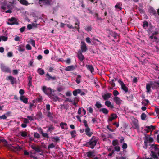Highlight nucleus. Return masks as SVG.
I'll list each match as a JSON object with an SVG mask.
<instances>
[{
  "label": "nucleus",
  "instance_id": "obj_47",
  "mask_svg": "<svg viewBox=\"0 0 159 159\" xmlns=\"http://www.w3.org/2000/svg\"><path fill=\"white\" fill-rule=\"evenodd\" d=\"M52 139L55 140L56 142H59L60 141V139L59 138L58 136H56L55 137H54L52 138Z\"/></svg>",
  "mask_w": 159,
  "mask_h": 159
},
{
  "label": "nucleus",
  "instance_id": "obj_51",
  "mask_svg": "<svg viewBox=\"0 0 159 159\" xmlns=\"http://www.w3.org/2000/svg\"><path fill=\"white\" fill-rule=\"evenodd\" d=\"M115 150L117 152L120 151V148L118 146H116L114 147Z\"/></svg>",
  "mask_w": 159,
  "mask_h": 159
},
{
  "label": "nucleus",
  "instance_id": "obj_8",
  "mask_svg": "<svg viewBox=\"0 0 159 159\" xmlns=\"http://www.w3.org/2000/svg\"><path fill=\"white\" fill-rule=\"evenodd\" d=\"M81 52H84L86 51L87 48L85 43L84 42H81Z\"/></svg>",
  "mask_w": 159,
  "mask_h": 159
},
{
  "label": "nucleus",
  "instance_id": "obj_38",
  "mask_svg": "<svg viewBox=\"0 0 159 159\" xmlns=\"http://www.w3.org/2000/svg\"><path fill=\"white\" fill-rule=\"evenodd\" d=\"M70 134L72 138H74L75 137L76 132L75 130H73L70 132Z\"/></svg>",
  "mask_w": 159,
  "mask_h": 159
},
{
  "label": "nucleus",
  "instance_id": "obj_27",
  "mask_svg": "<svg viewBox=\"0 0 159 159\" xmlns=\"http://www.w3.org/2000/svg\"><path fill=\"white\" fill-rule=\"evenodd\" d=\"M47 77L48 78V80H54L56 79V77L55 76L52 77L48 73H47L46 75Z\"/></svg>",
  "mask_w": 159,
  "mask_h": 159
},
{
  "label": "nucleus",
  "instance_id": "obj_13",
  "mask_svg": "<svg viewBox=\"0 0 159 159\" xmlns=\"http://www.w3.org/2000/svg\"><path fill=\"white\" fill-rule=\"evenodd\" d=\"M31 147L36 152H41L42 151L40 147L38 146L36 147L34 145H32Z\"/></svg>",
  "mask_w": 159,
  "mask_h": 159
},
{
  "label": "nucleus",
  "instance_id": "obj_11",
  "mask_svg": "<svg viewBox=\"0 0 159 159\" xmlns=\"http://www.w3.org/2000/svg\"><path fill=\"white\" fill-rule=\"evenodd\" d=\"M117 117L116 114L112 113L111 115L108 118V121H111L113 120L116 119Z\"/></svg>",
  "mask_w": 159,
  "mask_h": 159
},
{
  "label": "nucleus",
  "instance_id": "obj_48",
  "mask_svg": "<svg viewBox=\"0 0 159 159\" xmlns=\"http://www.w3.org/2000/svg\"><path fill=\"white\" fill-rule=\"evenodd\" d=\"M1 69L2 70H8L3 64H1Z\"/></svg>",
  "mask_w": 159,
  "mask_h": 159
},
{
  "label": "nucleus",
  "instance_id": "obj_10",
  "mask_svg": "<svg viewBox=\"0 0 159 159\" xmlns=\"http://www.w3.org/2000/svg\"><path fill=\"white\" fill-rule=\"evenodd\" d=\"M86 134L88 137H91L93 134V133L90 132V129L89 127L86 128L85 130Z\"/></svg>",
  "mask_w": 159,
  "mask_h": 159
},
{
  "label": "nucleus",
  "instance_id": "obj_54",
  "mask_svg": "<svg viewBox=\"0 0 159 159\" xmlns=\"http://www.w3.org/2000/svg\"><path fill=\"white\" fill-rule=\"evenodd\" d=\"M85 30L88 32L91 31L92 30V27L91 26H88L85 28Z\"/></svg>",
  "mask_w": 159,
  "mask_h": 159
},
{
  "label": "nucleus",
  "instance_id": "obj_63",
  "mask_svg": "<svg viewBox=\"0 0 159 159\" xmlns=\"http://www.w3.org/2000/svg\"><path fill=\"white\" fill-rule=\"evenodd\" d=\"M83 122L84 123V125H85V126L86 128L89 127L87 124V121L85 120H84Z\"/></svg>",
  "mask_w": 159,
  "mask_h": 159
},
{
  "label": "nucleus",
  "instance_id": "obj_6",
  "mask_svg": "<svg viewBox=\"0 0 159 159\" xmlns=\"http://www.w3.org/2000/svg\"><path fill=\"white\" fill-rule=\"evenodd\" d=\"M149 39L152 42L155 43L157 45H158V43L159 42V39L156 36H149Z\"/></svg>",
  "mask_w": 159,
  "mask_h": 159
},
{
  "label": "nucleus",
  "instance_id": "obj_39",
  "mask_svg": "<svg viewBox=\"0 0 159 159\" xmlns=\"http://www.w3.org/2000/svg\"><path fill=\"white\" fill-rule=\"evenodd\" d=\"M146 116V115L145 113H143L142 114L141 116V119L142 120H145Z\"/></svg>",
  "mask_w": 159,
  "mask_h": 159
},
{
  "label": "nucleus",
  "instance_id": "obj_62",
  "mask_svg": "<svg viewBox=\"0 0 159 159\" xmlns=\"http://www.w3.org/2000/svg\"><path fill=\"white\" fill-rule=\"evenodd\" d=\"M19 93L20 95H23L25 93V91L22 89H20L19 90Z\"/></svg>",
  "mask_w": 159,
  "mask_h": 159
},
{
  "label": "nucleus",
  "instance_id": "obj_28",
  "mask_svg": "<svg viewBox=\"0 0 159 159\" xmlns=\"http://www.w3.org/2000/svg\"><path fill=\"white\" fill-rule=\"evenodd\" d=\"M81 76L79 75H77V77L75 80V81L77 83L79 84L80 83V80Z\"/></svg>",
  "mask_w": 159,
  "mask_h": 159
},
{
  "label": "nucleus",
  "instance_id": "obj_55",
  "mask_svg": "<svg viewBox=\"0 0 159 159\" xmlns=\"http://www.w3.org/2000/svg\"><path fill=\"white\" fill-rule=\"evenodd\" d=\"M8 39L7 37L5 36H2V40L4 41H6Z\"/></svg>",
  "mask_w": 159,
  "mask_h": 159
},
{
  "label": "nucleus",
  "instance_id": "obj_43",
  "mask_svg": "<svg viewBox=\"0 0 159 159\" xmlns=\"http://www.w3.org/2000/svg\"><path fill=\"white\" fill-rule=\"evenodd\" d=\"M158 34V32L157 31H155L154 32H152L151 34H149V36H156V35Z\"/></svg>",
  "mask_w": 159,
  "mask_h": 159
},
{
  "label": "nucleus",
  "instance_id": "obj_35",
  "mask_svg": "<svg viewBox=\"0 0 159 159\" xmlns=\"http://www.w3.org/2000/svg\"><path fill=\"white\" fill-rule=\"evenodd\" d=\"M46 115L47 117L50 118H53L52 114L49 111H48V112L47 113V114Z\"/></svg>",
  "mask_w": 159,
  "mask_h": 159
},
{
  "label": "nucleus",
  "instance_id": "obj_5",
  "mask_svg": "<svg viewBox=\"0 0 159 159\" xmlns=\"http://www.w3.org/2000/svg\"><path fill=\"white\" fill-rule=\"evenodd\" d=\"M8 20L9 21V22L7 23L8 25H18L19 24L17 19L15 17H12L11 18H9Z\"/></svg>",
  "mask_w": 159,
  "mask_h": 159
},
{
  "label": "nucleus",
  "instance_id": "obj_31",
  "mask_svg": "<svg viewBox=\"0 0 159 159\" xmlns=\"http://www.w3.org/2000/svg\"><path fill=\"white\" fill-rule=\"evenodd\" d=\"M150 12L152 13L153 15H155L156 14V10L152 7H151L149 9Z\"/></svg>",
  "mask_w": 159,
  "mask_h": 159
},
{
  "label": "nucleus",
  "instance_id": "obj_21",
  "mask_svg": "<svg viewBox=\"0 0 159 159\" xmlns=\"http://www.w3.org/2000/svg\"><path fill=\"white\" fill-rule=\"evenodd\" d=\"M60 125L61 126L62 129H67V124L65 122H61L60 124Z\"/></svg>",
  "mask_w": 159,
  "mask_h": 159
},
{
  "label": "nucleus",
  "instance_id": "obj_64",
  "mask_svg": "<svg viewBox=\"0 0 159 159\" xmlns=\"http://www.w3.org/2000/svg\"><path fill=\"white\" fill-rule=\"evenodd\" d=\"M153 85L154 86H157L159 88V83L157 82H155L153 84Z\"/></svg>",
  "mask_w": 159,
  "mask_h": 159
},
{
  "label": "nucleus",
  "instance_id": "obj_60",
  "mask_svg": "<svg viewBox=\"0 0 159 159\" xmlns=\"http://www.w3.org/2000/svg\"><path fill=\"white\" fill-rule=\"evenodd\" d=\"M61 106H63L64 109H68L69 108V106L68 105H61Z\"/></svg>",
  "mask_w": 159,
  "mask_h": 159
},
{
  "label": "nucleus",
  "instance_id": "obj_36",
  "mask_svg": "<svg viewBox=\"0 0 159 159\" xmlns=\"http://www.w3.org/2000/svg\"><path fill=\"white\" fill-rule=\"evenodd\" d=\"M112 144L113 146H116L118 145V142L117 139L114 140L112 142Z\"/></svg>",
  "mask_w": 159,
  "mask_h": 159
},
{
  "label": "nucleus",
  "instance_id": "obj_29",
  "mask_svg": "<svg viewBox=\"0 0 159 159\" xmlns=\"http://www.w3.org/2000/svg\"><path fill=\"white\" fill-rule=\"evenodd\" d=\"M20 3L22 5H27L29 4L27 1L26 0H18Z\"/></svg>",
  "mask_w": 159,
  "mask_h": 159
},
{
  "label": "nucleus",
  "instance_id": "obj_45",
  "mask_svg": "<svg viewBox=\"0 0 159 159\" xmlns=\"http://www.w3.org/2000/svg\"><path fill=\"white\" fill-rule=\"evenodd\" d=\"M127 98L128 100L129 101L132 100L133 98V96L132 94H131L128 96H127Z\"/></svg>",
  "mask_w": 159,
  "mask_h": 159
},
{
  "label": "nucleus",
  "instance_id": "obj_46",
  "mask_svg": "<svg viewBox=\"0 0 159 159\" xmlns=\"http://www.w3.org/2000/svg\"><path fill=\"white\" fill-rule=\"evenodd\" d=\"M13 147L14 148L16 149L17 150H20L22 149V148L19 145Z\"/></svg>",
  "mask_w": 159,
  "mask_h": 159
},
{
  "label": "nucleus",
  "instance_id": "obj_58",
  "mask_svg": "<svg viewBox=\"0 0 159 159\" xmlns=\"http://www.w3.org/2000/svg\"><path fill=\"white\" fill-rule=\"evenodd\" d=\"M26 48L28 50H30L32 49L31 46L29 44H27L26 46Z\"/></svg>",
  "mask_w": 159,
  "mask_h": 159
},
{
  "label": "nucleus",
  "instance_id": "obj_15",
  "mask_svg": "<svg viewBox=\"0 0 159 159\" xmlns=\"http://www.w3.org/2000/svg\"><path fill=\"white\" fill-rule=\"evenodd\" d=\"M20 100L24 103L27 104L28 102V98L25 97L24 96L21 95L20 98Z\"/></svg>",
  "mask_w": 159,
  "mask_h": 159
},
{
  "label": "nucleus",
  "instance_id": "obj_14",
  "mask_svg": "<svg viewBox=\"0 0 159 159\" xmlns=\"http://www.w3.org/2000/svg\"><path fill=\"white\" fill-rule=\"evenodd\" d=\"M17 49L20 52H24L25 50L24 45L21 44L18 46Z\"/></svg>",
  "mask_w": 159,
  "mask_h": 159
},
{
  "label": "nucleus",
  "instance_id": "obj_22",
  "mask_svg": "<svg viewBox=\"0 0 159 159\" xmlns=\"http://www.w3.org/2000/svg\"><path fill=\"white\" fill-rule=\"evenodd\" d=\"M66 25L68 28L70 29H78V30L80 29V26L79 25H78V27L76 26L74 27L72 26L71 25L69 24H66Z\"/></svg>",
  "mask_w": 159,
  "mask_h": 159
},
{
  "label": "nucleus",
  "instance_id": "obj_34",
  "mask_svg": "<svg viewBox=\"0 0 159 159\" xmlns=\"http://www.w3.org/2000/svg\"><path fill=\"white\" fill-rule=\"evenodd\" d=\"M122 89L124 90L125 92H127L128 91V88L126 87L125 84L121 85Z\"/></svg>",
  "mask_w": 159,
  "mask_h": 159
},
{
  "label": "nucleus",
  "instance_id": "obj_53",
  "mask_svg": "<svg viewBox=\"0 0 159 159\" xmlns=\"http://www.w3.org/2000/svg\"><path fill=\"white\" fill-rule=\"evenodd\" d=\"M38 73H39L40 75H43L44 73V70H37Z\"/></svg>",
  "mask_w": 159,
  "mask_h": 159
},
{
  "label": "nucleus",
  "instance_id": "obj_42",
  "mask_svg": "<svg viewBox=\"0 0 159 159\" xmlns=\"http://www.w3.org/2000/svg\"><path fill=\"white\" fill-rule=\"evenodd\" d=\"M86 66L88 70H94L93 67L92 65H86Z\"/></svg>",
  "mask_w": 159,
  "mask_h": 159
},
{
  "label": "nucleus",
  "instance_id": "obj_59",
  "mask_svg": "<svg viewBox=\"0 0 159 159\" xmlns=\"http://www.w3.org/2000/svg\"><path fill=\"white\" fill-rule=\"evenodd\" d=\"M85 40L87 43H88L89 44H90L91 43L90 38L89 37H87L86 38Z\"/></svg>",
  "mask_w": 159,
  "mask_h": 159
},
{
  "label": "nucleus",
  "instance_id": "obj_24",
  "mask_svg": "<svg viewBox=\"0 0 159 159\" xmlns=\"http://www.w3.org/2000/svg\"><path fill=\"white\" fill-rule=\"evenodd\" d=\"M7 79L10 80L11 84H13L15 79L13 77L11 76H8L7 78Z\"/></svg>",
  "mask_w": 159,
  "mask_h": 159
},
{
  "label": "nucleus",
  "instance_id": "obj_12",
  "mask_svg": "<svg viewBox=\"0 0 159 159\" xmlns=\"http://www.w3.org/2000/svg\"><path fill=\"white\" fill-rule=\"evenodd\" d=\"M111 94L110 93L103 94L102 95V97L104 100H107L111 97Z\"/></svg>",
  "mask_w": 159,
  "mask_h": 159
},
{
  "label": "nucleus",
  "instance_id": "obj_50",
  "mask_svg": "<svg viewBox=\"0 0 159 159\" xmlns=\"http://www.w3.org/2000/svg\"><path fill=\"white\" fill-rule=\"evenodd\" d=\"M55 147V146L53 143H52L50 144L48 146V149L50 148H52Z\"/></svg>",
  "mask_w": 159,
  "mask_h": 159
},
{
  "label": "nucleus",
  "instance_id": "obj_26",
  "mask_svg": "<svg viewBox=\"0 0 159 159\" xmlns=\"http://www.w3.org/2000/svg\"><path fill=\"white\" fill-rule=\"evenodd\" d=\"M144 145L143 146V148L145 149H146L148 145H150V143L147 141V140H144Z\"/></svg>",
  "mask_w": 159,
  "mask_h": 159
},
{
  "label": "nucleus",
  "instance_id": "obj_44",
  "mask_svg": "<svg viewBox=\"0 0 159 159\" xmlns=\"http://www.w3.org/2000/svg\"><path fill=\"white\" fill-rule=\"evenodd\" d=\"M87 110L88 112L90 113H92L93 111V108L91 107H89L87 108Z\"/></svg>",
  "mask_w": 159,
  "mask_h": 159
},
{
  "label": "nucleus",
  "instance_id": "obj_4",
  "mask_svg": "<svg viewBox=\"0 0 159 159\" xmlns=\"http://www.w3.org/2000/svg\"><path fill=\"white\" fill-rule=\"evenodd\" d=\"M40 6H48L51 5L52 0H38Z\"/></svg>",
  "mask_w": 159,
  "mask_h": 159
},
{
  "label": "nucleus",
  "instance_id": "obj_3",
  "mask_svg": "<svg viewBox=\"0 0 159 159\" xmlns=\"http://www.w3.org/2000/svg\"><path fill=\"white\" fill-rule=\"evenodd\" d=\"M42 90L44 93L49 97L52 94V90L50 88H48L45 86H43Z\"/></svg>",
  "mask_w": 159,
  "mask_h": 159
},
{
  "label": "nucleus",
  "instance_id": "obj_7",
  "mask_svg": "<svg viewBox=\"0 0 159 159\" xmlns=\"http://www.w3.org/2000/svg\"><path fill=\"white\" fill-rule=\"evenodd\" d=\"M77 57L78 58L80 59V61H82L84 59V57L82 54L81 51L79 49L78 50L77 53Z\"/></svg>",
  "mask_w": 159,
  "mask_h": 159
},
{
  "label": "nucleus",
  "instance_id": "obj_17",
  "mask_svg": "<svg viewBox=\"0 0 159 159\" xmlns=\"http://www.w3.org/2000/svg\"><path fill=\"white\" fill-rule=\"evenodd\" d=\"M40 133L42 134V136L45 138H49V136L47 133H44L43 130L40 128Z\"/></svg>",
  "mask_w": 159,
  "mask_h": 159
},
{
  "label": "nucleus",
  "instance_id": "obj_61",
  "mask_svg": "<svg viewBox=\"0 0 159 159\" xmlns=\"http://www.w3.org/2000/svg\"><path fill=\"white\" fill-rule=\"evenodd\" d=\"M127 148V145L126 143H124L122 146V148L123 149H126Z\"/></svg>",
  "mask_w": 159,
  "mask_h": 159
},
{
  "label": "nucleus",
  "instance_id": "obj_40",
  "mask_svg": "<svg viewBox=\"0 0 159 159\" xmlns=\"http://www.w3.org/2000/svg\"><path fill=\"white\" fill-rule=\"evenodd\" d=\"M35 24L34 23L32 24V25L31 24H29L27 26V28L29 30L31 29L32 28V26H35Z\"/></svg>",
  "mask_w": 159,
  "mask_h": 159
},
{
  "label": "nucleus",
  "instance_id": "obj_23",
  "mask_svg": "<svg viewBox=\"0 0 159 159\" xmlns=\"http://www.w3.org/2000/svg\"><path fill=\"white\" fill-rule=\"evenodd\" d=\"M105 104L106 106L112 109L114 108L113 106L111 104V102L109 101H106L105 102Z\"/></svg>",
  "mask_w": 159,
  "mask_h": 159
},
{
  "label": "nucleus",
  "instance_id": "obj_41",
  "mask_svg": "<svg viewBox=\"0 0 159 159\" xmlns=\"http://www.w3.org/2000/svg\"><path fill=\"white\" fill-rule=\"evenodd\" d=\"M21 136L24 137H25L27 136V133L26 132L24 131L21 132Z\"/></svg>",
  "mask_w": 159,
  "mask_h": 159
},
{
  "label": "nucleus",
  "instance_id": "obj_16",
  "mask_svg": "<svg viewBox=\"0 0 159 159\" xmlns=\"http://www.w3.org/2000/svg\"><path fill=\"white\" fill-rule=\"evenodd\" d=\"M55 127L52 125H49L48 127V129L47 130V133L50 132L52 133V132L55 129Z\"/></svg>",
  "mask_w": 159,
  "mask_h": 159
},
{
  "label": "nucleus",
  "instance_id": "obj_56",
  "mask_svg": "<svg viewBox=\"0 0 159 159\" xmlns=\"http://www.w3.org/2000/svg\"><path fill=\"white\" fill-rule=\"evenodd\" d=\"M113 94L115 96V97H116L119 94V93L117 90H114L113 92Z\"/></svg>",
  "mask_w": 159,
  "mask_h": 159
},
{
  "label": "nucleus",
  "instance_id": "obj_57",
  "mask_svg": "<svg viewBox=\"0 0 159 159\" xmlns=\"http://www.w3.org/2000/svg\"><path fill=\"white\" fill-rule=\"evenodd\" d=\"M7 118V116H6L5 114H4L2 116L0 115V119H6Z\"/></svg>",
  "mask_w": 159,
  "mask_h": 159
},
{
  "label": "nucleus",
  "instance_id": "obj_33",
  "mask_svg": "<svg viewBox=\"0 0 159 159\" xmlns=\"http://www.w3.org/2000/svg\"><path fill=\"white\" fill-rule=\"evenodd\" d=\"M95 105V106H96L97 108L98 109L101 108L102 107V105L100 103L99 101L97 102Z\"/></svg>",
  "mask_w": 159,
  "mask_h": 159
},
{
  "label": "nucleus",
  "instance_id": "obj_30",
  "mask_svg": "<svg viewBox=\"0 0 159 159\" xmlns=\"http://www.w3.org/2000/svg\"><path fill=\"white\" fill-rule=\"evenodd\" d=\"M133 123L134 129H138L139 128V125L137 120L134 121Z\"/></svg>",
  "mask_w": 159,
  "mask_h": 159
},
{
  "label": "nucleus",
  "instance_id": "obj_49",
  "mask_svg": "<svg viewBox=\"0 0 159 159\" xmlns=\"http://www.w3.org/2000/svg\"><path fill=\"white\" fill-rule=\"evenodd\" d=\"M34 137L36 138H39L40 137L39 134L37 132L34 133Z\"/></svg>",
  "mask_w": 159,
  "mask_h": 159
},
{
  "label": "nucleus",
  "instance_id": "obj_32",
  "mask_svg": "<svg viewBox=\"0 0 159 159\" xmlns=\"http://www.w3.org/2000/svg\"><path fill=\"white\" fill-rule=\"evenodd\" d=\"M115 7L116 9H118L120 10L122 9V7L120 4L117 3L115 6Z\"/></svg>",
  "mask_w": 159,
  "mask_h": 159
},
{
  "label": "nucleus",
  "instance_id": "obj_2",
  "mask_svg": "<svg viewBox=\"0 0 159 159\" xmlns=\"http://www.w3.org/2000/svg\"><path fill=\"white\" fill-rule=\"evenodd\" d=\"M97 143V139L96 137L93 136L89 140V142H87L84 146L88 147L91 148L93 149Z\"/></svg>",
  "mask_w": 159,
  "mask_h": 159
},
{
  "label": "nucleus",
  "instance_id": "obj_1",
  "mask_svg": "<svg viewBox=\"0 0 159 159\" xmlns=\"http://www.w3.org/2000/svg\"><path fill=\"white\" fill-rule=\"evenodd\" d=\"M158 145L156 144L151 145L150 149L151 151V156L154 159H158L159 156V148H158Z\"/></svg>",
  "mask_w": 159,
  "mask_h": 159
},
{
  "label": "nucleus",
  "instance_id": "obj_37",
  "mask_svg": "<svg viewBox=\"0 0 159 159\" xmlns=\"http://www.w3.org/2000/svg\"><path fill=\"white\" fill-rule=\"evenodd\" d=\"M151 85L149 84H146V92H149L150 91Z\"/></svg>",
  "mask_w": 159,
  "mask_h": 159
},
{
  "label": "nucleus",
  "instance_id": "obj_19",
  "mask_svg": "<svg viewBox=\"0 0 159 159\" xmlns=\"http://www.w3.org/2000/svg\"><path fill=\"white\" fill-rule=\"evenodd\" d=\"M49 97L52 99L54 102H56L59 98L58 97L55 96V94H52Z\"/></svg>",
  "mask_w": 159,
  "mask_h": 159
},
{
  "label": "nucleus",
  "instance_id": "obj_25",
  "mask_svg": "<svg viewBox=\"0 0 159 159\" xmlns=\"http://www.w3.org/2000/svg\"><path fill=\"white\" fill-rule=\"evenodd\" d=\"M76 65H72L67 66L65 68V70H74L76 69Z\"/></svg>",
  "mask_w": 159,
  "mask_h": 159
},
{
  "label": "nucleus",
  "instance_id": "obj_20",
  "mask_svg": "<svg viewBox=\"0 0 159 159\" xmlns=\"http://www.w3.org/2000/svg\"><path fill=\"white\" fill-rule=\"evenodd\" d=\"M100 112H102L105 115L107 114L109 112V111L106 108H102L99 110Z\"/></svg>",
  "mask_w": 159,
  "mask_h": 159
},
{
  "label": "nucleus",
  "instance_id": "obj_18",
  "mask_svg": "<svg viewBox=\"0 0 159 159\" xmlns=\"http://www.w3.org/2000/svg\"><path fill=\"white\" fill-rule=\"evenodd\" d=\"M87 156L89 158H92L95 156L94 152L93 151H89L87 152Z\"/></svg>",
  "mask_w": 159,
  "mask_h": 159
},
{
  "label": "nucleus",
  "instance_id": "obj_52",
  "mask_svg": "<svg viewBox=\"0 0 159 159\" xmlns=\"http://www.w3.org/2000/svg\"><path fill=\"white\" fill-rule=\"evenodd\" d=\"M143 26V28H145V27H148V22L146 21L144 22Z\"/></svg>",
  "mask_w": 159,
  "mask_h": 159
},
{
  "label": "nucleus",
  "instance_id": "obj_9",
  "mask_svg": "<svg viewBox=\"0 0 159 159\" xmlns=\"http://www.w3.org/2000/svg\"><path fill=\"white\" fill-rule=\"evenodd\" d=\"M113 100L117 104L119 105H120L122 101L120 98L116 96L114 97Z\"/></svg>",
  "mask_w": 159,
  "mask_h": 159
}]
</instances>
